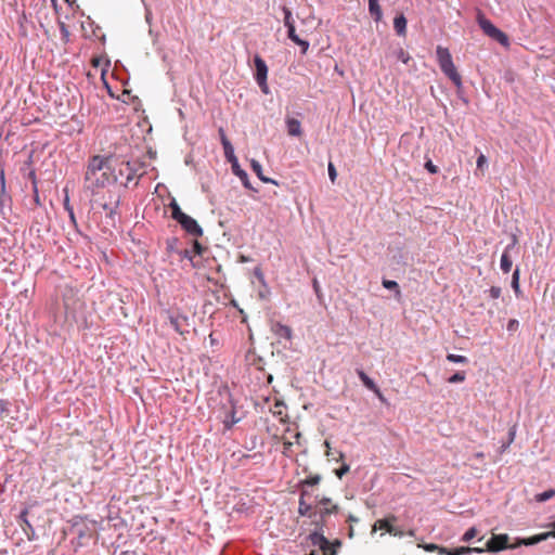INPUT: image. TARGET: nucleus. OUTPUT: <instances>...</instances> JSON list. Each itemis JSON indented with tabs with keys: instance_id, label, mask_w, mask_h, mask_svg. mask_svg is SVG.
<instances>
[{
	"instance_id": "obj_1",
	"label": "nucleus",
	"mask_w": 555,
	"mask_h": 555,
	"mask_svg": "<svg viewBox=\"0 0 555 555\" xmlns=\"http://www.w3.org/2000/svg\"><path fill=\"white\" fill-rule=\"evenodd\" d=\"M437 61L441 72L457 87H462V77L456 70L452 55L448 48L438 46L436 49Z\"/></svg>"
},
{
	"instance_id": "obj_2",
	"label": "nucleus",
	"mask_w": 555,
	"mask_h": 555,
	"mask_svg": "<svg viewBox=\"0 0 555 555\" xmlns=\"http://www.w3.org/2000/svg\"><path fill=\"white\" fill-rule=\"evenodd\" d=\"M224 397L227 402L223 403L224 417L222 424L225 429H231L235 424L242 421L243 415L238 414L237 401L233 398L228 387L224 388Z\"/></svg>"
},
{
	"instance_id": "obj_3",
	"label": "nucleus",
	"mask_w": 555,
	"mask_h": 555,
	"mask_svg": "<svg viewBox=\"0 0 555 555\" xmlns=\"http://www.w3.org/2000/svg\"><path fill=\"white\" fill-rule=\"evenodd\" d=\"M477 22L482 31L493 40L498 41L504 47L509 44L508 37L505 33L495 27L481 12H478Z\"/></svg>"
},
{
	"instance_id": "obj_4",
	"label": "nucleus",
	"mask_w": 555,
	"mask_h": 555,
	"mask_svg": "<svg viewBox=\"0 0 555 555\" xmlns=\"http://www.w3.org/2000/svg\"><path fill=\"white\" fill-rule=\"evenodd\" d=\"M312 487V475L308 474L302 481V491L299 500V513L304 516L311 517L312 515V495L309 488Z\"/></svg>"
},
{
	"instance_id": "obj_5",
	"label": "nucleus",
	"mask_w": 555,
	"mask_h": 555,
	"mask_svg": "<svg viewBox=\"0 0 555 555\" xmlns=\"http://www.w3.org/2000/svg\"><path fill=\"white\" fill-rule=\"evenodd\" d=\"M254 66H255V75H254L255 80L258 83L260 90L264 94H268L270 92L268 83H267L268 66H267L264 60L258 54H256L254 56Z\"/></svg>"
},
{
	"instance_id": "obj_6",
	"label": "nucleus",
	"mask_w": 555,
	"mask_h": 555,
	"mask_svg": "<svg viewBox=\"0 0 555 555\" xmlns=\"http://www.w3.org/2000/svg\"><path fill=\"white\" fill-rule=\"evenodd\" d=\"M314 546L319 547L322 555H337L341 546V541L338 539L330 541L323 534H319L314 531Z\"/></svg>"
},
{
	"instance_id": "obj_7",
	"label": "nucleus",
	"mask_w": 555,
	"mask_h": 555,
	"mask_svg": "<svg viewBox=\"0 0 555 555\" xmlns=\"http://www.w3.org/2000/svg\"><path fill=\"white\" fill-rule=\"evenodd\" d=\"M140 166L137 164H132L130 162H122L118 168V173H116L119 178H125V182H121L124 186H128V184L133 181L140 175L138 173Z\"/></svg>"
},
{
	"instance_id": "obj_8",
	"label": "nucleus",
	"mask_w": 555,
	"mask_h": 555,
	"mask_svg": "<svg viewBox=\"0 0 555 555\" xmlns=\"http://www.w3.org/2000/svg\"><path fill=\"white\" fill-rule=\"evenodd\" d=\"M508 540L509 538L505 533L492 534V537L487 541L486 547H483V550L496 553L506 548H511L512 546L508 545Z\"/></svg>"
},
{
	"instance_id": "obj_9",
	"label": "nucleus",
	"mask_w": 555,
	"mask_h": 555,
	"mask_svg": "<svg viewBox=\"0 0 555 555\" xmlns=\"http://www.w3.org/2000/svg\"><path fill=\"white\" fill-rule=\"evenodd\" d=\"M177 222L181 225V228L190 235L194 237H199L203 235V229L197 223V221L189 215H183Z\"/></svg>"
},
{
	"instance_id": "obj_10",
	"label": "nucleus",
	"mask_w": 555,
	"mask_h": 555,
	"mask_svg": "<svg viewBox=\"0 0 555 555\" xmlns=\"http://www.w3.org/2000/svg\"><path fill=\"white\" fill-rule=\"evenodd\" d=\"M338 506L332 502L331 499H322L314 505V514H320L322 518L327 515L336 514Z\"/></svg>"
},
{
	"instance_id": "obj_11",
	"label": "nucleus",
	"mask_w": 555,
	"mask_h": 555,
	"mask_svg": "<svg viewBox=\"0 0 555 555\" xmlns=\"http://www.w3.org/2000/svg\"><path fill=\"white\" fill-rule=\"evenodd\" d=\"M113 204L114 207L105 214L104 222L107 227L115 228L119 221L120 214L118 211V208L120 205V196L114 197Z\"/></svg>"
},
{
	"instance_id": "obj_12",
	"label": "nucleus",
	"mask_w": 555,
	"mask_h": 555,
	"mask_svg": "<svg viewBox=\"0 0 555 555\" xmlns=\"http://www.w3.org/2000/svg\"><path fill=\"white\" fill-rule=\"evenodd\" d=\"M357 373L359 378L364 384V386L367 389L372 390L383 403H386V398L384 397L377 385L374 383V380L370 378L362 370H358Z\"/></svg>"
},
{
	"instance_id": "obj_13",
	"label": "nucleus",
	"mask_w": 555,
	"mask_h": 555,
	"mask_svg": "<svg viewBox=\"0 0 555 555\" xmlns=\"http://www.w3.org/2000/svg\"><path fill=\"white\" fill-rule=\"evenodd\" d=\"M102 170H111V168L107 165V159L103 158L102 156H93L88 164L87 170L89 171V175H93V171L101 172Z\"/></svg>"
},
{
	"instance_id": "obj_14",
	"label": "nucleus",
	"mask_w": 555,
	"mask_h": 555,
	"mask_svg": "<svg viewBox=\"0 0 555 555\" xmlns=\"http://www.w3.org/2000/svg\"><path fill=\"white\" fill-rule=\"evenodd\" d=\"M169 323L172 326V328L179 333L180 335H183L184 333H188L189 331L184 328V325H188V317L182 314H170L169 315Z\"/></svg>"
},
{
	"instance_id": "obj_15",
	"label": "nucleus",
	"mask_w": 555,
	"mask_h": 555,
	"mask_svg": "<svg viewBox=\"0 0 555 555\" xmlns=\"http://www.w3.org/2000/svg\"><path fill=\"white\" fill-rule=\"evenodd\" d=\"M99 171H93V175H89V171H86L85 179L88 183V189L104 188L106 184L111 183L109 178H105V180H99Z\"/></svg>"
},
{
	"instance_id": "obj_16",
	"label": "nucleus",
	"mask_w": 555,
	"mask_h": 555,
	"mask_svg": "<svg viewBox=\"0 0 555 555\" xmlns=\"http://www.w3.org/2000/svg\"><path fill=\"white\" fill-rule=\"evenodd\" d=\"M516 243H517V238H516V236H513V242H512V244H511V245H508V246L505 248V250H504V253H503V255H502V257H501V263H500V264H501V269H502V271H503L504 273H508V272L511 271V269H512V264H513V262H512V260H511V258H509V256H508V251H509V249H511L512 247H514V246L516 245Z\"/></svg>"
},
{
	"instance_id": "obj_17",
	"label": "nucleus",
	"mask_w": 555,
	"mask_h": 555,
	"mask_svg": "<svg viewBox=\"0 0 555 555\" xmlns=\"http://www.w3.org/2000/svg\"><path fill=\"white\" fill-rule=\"evenodd\" d=\"M285 122L289 135L299 137L301 134V122L297 118L287 116Z\"/></svg>"
},
{
	"instance_id": "obj_18",
	"label": "nucleus",
	"mask_w": 555,
	"mask_h": 555,
	"mask_svg": "<svg viewBox=\"0 0 555 555\" xmlns=\"http://www.w3.org/2000/svg\"><path fill=\"white\" fill-rule=\"evenodd\" d=\"M287 35L293 42L301 47L302 53H306L308 51L310 46L309 41L299 38V36L296 34L295 25H288Z\"/></svg>"
},
{
	"instance_id": "obj_19",
	"label": "nucleus",
	"mask_w": 555,
	"mask_h": 555,
	"mask_svg": "<svg viewBox=\"0 0 555 555\" xmlns=\"http://www.w3.org/2000/svg\"><path fill=\"white\" fill-rule=\"evenodd\" d=\"M397 518L396 516L393 515H390L389 517L385 518V519H378L375 521L374 526H373V530H377V529H384L386 530L388 533L390 532H393L395 531V527L392 526V521H396Z\"/></svg>"
},
{
	"instance_id": "obj_20",
	"label": "nucleus",
	"mask_w": 555,
	"mask_h": 555,
	"mask_svg": "<svg viewBox=\"0 0 555 555\" xmlns=\"http://www.w3.org/2000/svg\"><path fill=\"white\" fill-rule=\"evenodd\" d=\"M27 516H28V508H24L18 515V524L22 527V529L25 531L28 540H33V537H30L28 534V530H30L31 533L34 534V528H33V525L29 522Z\"/></svg>"
},
{
	"instance_id": "obj_21",
	"label": "nucleus",
	"mask_w": 555,
	"mask_h": 555,
	"mask_svg": "<svg viewBox=\"0 0 555 555\" xmlns=\"http://www.w3.org/2000/svg\"><path fill=\"white\" fill-rule=\"evenodd\" d=\"M272 332L278 338L289 339L292 336V330L287 325L281 324L279 322L272 325Z\"/></svg>"
},
{
	"instance_id": "obj_22",
	"label": "nucleus",
	"mask_w": 555,
	"mask_h": 555,
	"mask_svg": "<svg viewBox=\"0 0 555 555\" xmlns=\"http://www.w3.org/2000/svg\"><path fill=\"white\" fill-rule=\"evenodd\" d=\"M482 553L485 552L483 547H469V546H460L455 547L453 550L447 548V552L444 554L447 555H464L469 553Z\"/></svg>"
},
{
	"instance_id": "obj_23",
	"label": "nucleus",
	"mask_w": 555,
	"mask_h": 555,
	"mask_svg": "<svg viewBox=\"0 0 555 555\" xmlns=\"http://www.w3.org/2000/svg\"><path fill=\"white\" fill-rule=\"evenodd\" d=\"M232 172L241 180L244 188L256 191V189H254L249 182L248 173L242 169L240 165L236 167V169H232Z\"/></svg>"
},
{
	"instance_id": "obj_24",
	"label": "nucleus",
	"mask_w": 555,
	"mask_h": 555,
	"mask_svg": "<svg viewBox=\"0 0 555 555\" xmlns=\"http://www.w3.org/2000/svg\"><path fill=\"white\" fill-rule=\"evenodd\" d=\"M393 28L399 36H405L406 34V18L400 14L393 20Z\"/></svg>"
},
{
	"instance_id": "obj_25",
	"label": "nucleus",
	"mask_w": 555,
	"mask_h": 555,
	"mask_svg": "<svg viewBox=\"0 0 555 555\" xmlns=\"http://www.w3.org/2000/svg\"><path fill=\"white\" fill-rule=\"evenodd\" d=\"M369 12L375 22H379L383 17L382 9L378 0H369Z\"/></svg>"
},
{
	"instance_id": "obj_26",
	"label": "nucleus",
	"mask_w": 555,
	"mask_h": 555,
	"mask_svg": "<svg viewBox=\"0 0 555 555\" xmlns=\"http://www.w3.org/2000/svg\"><path fill=\"white\" fill-rule=\"evenodd\" d=\"M250 167L253 169V171L257 175V177L262 181V182H266V183H275V181L267 178L263 176L262 173V166L261 164L256 160V159H251L250 160Z\"/></svg>"
},
{
	"instance_id": "obj_27",
	"label": "nucleus",
	"mask_w": 555,
	"mask_h": 555,
	"mask_svg": "<svg viewBox=\"0 0 555 555\" xmlns=\"http://www.w3.org/2000/svg\"><path fill=\"white\" fill-rule=\"evenodd\" d=\"M548 538H552V535L550 534V531L528 538V539L524 540L522 543L525 545H532V544L539 543L541 541L547 540Z\"/></svg>"
},
{
	"instance_id": "obj_28",
	"label": "nucleus",
	"mask_w": 555,
	"mask_h": 555,
	"mask_svg": "<svg viewBox=\"0 0 555 555\" xmlns=\"http://www.w3.org/2000/svg\"><path fill=\"white\" fill-rule=\"evenodd\" d=\"M169 208L171 211V218L176 221L180 219L183 215H185V212L181 210L179 204L175 198H172L171 202L169 203Z\"/></svg>"
},
{
	"instance_id": "obj_29",
	"label": "nucleus",
	"mask_w": 555,
	"mask_h": 555,
	"mask_svg": "<svg viewBox=\"0 0 555 555\" xmlns=\"http://www.w3.org/2000/svg\"><path fill=\"white\" fill-rule=\"evenodd\" d=\"M324 444L326 447V452H325L326 456L330 460H334V461L338 462V461H341L344 459V453L341 451H335V452L331 451V447H330L328 441H325Z\"/></svg>"
},
{
	"instance_id": "obj_30",
	"label": "nucleus",
	"mask_w": 555,
	"mask_h": 555,
	"mask_svg": "<svg viewBox=\"0 0 555 555\" xmlns=\"http://www.w3.org/2000/svg\"><path fill=\"white\" fill-rule=\"evenodd\" d=\"M179 238L178 237H169L167 238L166 241V249L169 251V253H177L180 251V249H178V245H179Z\"/></svg>"
},
{
	"instance_id": "obj_31",
	"label": "nucleus",
	"mask_w": 555,
	"mask_h": 555,
	"mask_svg": "<svg viewBox=\"0 0 555 555\" xmlns=\"http://www.w3.org/2000/svg\"><path fill=\"white\" fill-rule=\"evenodd\" d=\"M395 56L398 61H401L404 64H406L411 60V55L403 48H398L395 51Z\"/></svg>"
},
{
	"instance_id": "obj_32",
	"label": "nucleus",
	"mask_w": 555,
	"mask_h": 555,
	"mask_svg": "<svg viewBox=\"0 0 555 555\" xmlns=\"http://www.w3.org/2000/svg\"><path fill=\"white\" fill-rule=\"evenodd\" d=\"M116 196H119L118 194H115L113 192H108L107 193V201H105L104 203L100 204V206L102 207L103 210H105L106 212L108 210H111L113 207H114V197Z\"/></svg>"
},
{
	"instance_id": "obj_33",
	"label": "nucleus",
	"mask_w": 555,
	"mask_h": 555,
	"mask_svg": "<svg viewBox=\"0 0 555 555\" xmlns=\"http://www.w3.org/2000/svg\"><path fill=\"white\" fill-rule=\"evenodd\" d=\"M420 547H423L425 551L427 552H439L440 554H444V552H447V547H443V546H439L437 544H434V543H429V544H418Z\"/></svg>"
},
{
	"instance_id": "obj_34",
	"label": "nucleus",
	"mask_w": 555,
	"mask_h": 555,
	"mask_svg": "<svg viewBox=\"0 0 555 555\" xmlns=\"http://www.w3.org/2000/svg\"><path fill=\"white\" fill-rule=\"evenodd\" d=\"M105 178H109L111 183H115L118 181V176L115 172H112L111 170H102L99 173V180H105Z\"/></svg>"
},
{
	"instance_id": "obj_35",
	"label": "nucleus",
	"mask_w": 555,
	"mask_h": 555,
	"mask_svg": "<svg viewBox=\"0 0 555 555\" xmlns=\"http://www.w3.org/2000/svg\"><path fill=\"white\" fill-rule=\"evenodd\" d=\"M553 496H555V490L551 489V490H547V491H544V492L538 494L537 501L545 502V501L552 499Z\"/></svg>"
},
{
	"instance_id": "obj_36",
	"label": "nucleus",
	"mask_w": 555,
	"mask_h": 555,
	"mask_svg": "<svg viewBox=\"0 0 555 555\" xmlns=\"http://www.w3.org/2000/svg\"><path fill=\"white\" fill-rule=\"evenodd\" d=\"M447 360L453 363H467L468 361L466 357L454 353H449Z\"/></svg>"
},
{
	"instance_id": "obj_37",
	"label": "nucleus",
	"mask_w": 555,
	"mask_h": 555,
	"mask_svg": "<svg viewBox=\"0 0 555 555\" xmlns=\"http://www.w3.org/2000/svg\"><path fill=\"white\" fill-rule=\"evenodd\" d=\"M222 147H223V152H224V157L232 156L233 154H235L234 147H233L232 143L230 142V140H223Z\"/></svg>"
},
{
	"instance_id": "obj_38",
	"label": "nucleus",
	"mask_w": 555,
	"mask_h": 555,
	"mask_svg": "<svg viewBox=\"0 0 555 555\" xmlns=\"http://www.w3.org/2000/svg\"><path fill=\"white\" fill-rule=\"evenodd\" d=\"M478 531L475 527L469 528L462 537V541L469 542L477 535Z\"/></svg>"
},
{
	"instance_id": "obj_39",
	"label": "nucleus",
	"mask_w": 555,
	"mask_h": 555,
	"mask_svg": "<svg viewBox=\"0 0 555 555\" xmlns=\"http://www.w3.org/2000/svg\"><path fill=\"white\" fill-rule=\"evenodd\" d=\"M465 378H466V375L464 372H456L451 377H449L448 382L451 384L462 383L465 380Z\"/></svg>"
},
{
	"instance_id": "obj_40",
	"label": "nucleus",
	"mask_w": 555,
	"mask_h": 555,
	"mask_svg": "<svg viewBox=\"0 0 555 555\" xmlns=\"http://www.w3.org/2000/svg\"><path fill=\"white\" fill-rule=\"evenodd\" d=\"M512 287L514 288L516 294L519 292V269L518 268H516V270L513 273Z\"/></svg>"
},
{
	"instance_id": "obj_41",
	"label": "nucleus",
	"mask_w": 555,
	"mask_h": 555,
	"mask_svg": "<svg viewBox=\"0 0 555 555\" xmlns=\"http://www.w3.org/2000/svg\"><path fill=\"white\" fill-rule=\"evenodd\" d=\"M383 286L387 289H396L397 294L400 295L399 285L396 281L383 280Z\"/></svg>"
},
{
	"instance_id": "obj_42",
	"label": "nucleus",
	"mask_w": 555,
	"mask_h": 555,
	"mask_svg": "<svg viewBox=\"0 0 555 555\" xmlns=\"http://www.w3.org/2000/svg\"><path fill=\"white\" fill-rule=\"evenodd\" d=\"M283 11H284V25L288 29V25H294L292 12L286 8H284Z\"/></svg>"
},
{
	"instance_id": "obj_43",
	"label": "nucleus",
	"mask_w": 555,
	"mask_h": 555,
	"mask_svg": "<svg viewBox=\"0 0 555 555\" xmlns=\"http://www.w3.org/2000/svg\"><path fill=\"white\" fill-rule=\"evenodd\" d=\"M60 31L62 35V39L67 42L69 40V30L65 23H60Z\"/></svg>"
},
{
	"instance_id": "obj_44",
	"label": "nucleus",
	"mask_w": 555,
	"mask_h": 555,
	"mask_svg": "<svg viewBox=\"0 0 555 555\" xmlns=\"http://www.w3.org/2000/svg\"><path fill=\"white\" fill-rule=\"evenodd\" d=\"M502 294V289L501 287L499 286H492L490 289H489V296L492 298V299H498Z\"/></svg>"
},
{
	"instance_id": "obj_45",
	"label": "nucleus",
	"mask_w": 555,
	"mask_h": 555,
	"mask_svg": "<svg viewBox=\"0 0 555 555\" xmlns=\"http://www.w3.org/2000/svg\"><path fill=\"white\" fill-rule=\"evenodd\" d=\"M350 467L348 464H343L340 468L335 470L336 476L340 479L344 475H346L349 472Z\"/></svg>"
},
{
	"instance_id": "obj_46",
	"label": "nucleus",
	"mask_w": 555,
	"mask_h": 555,
	"mask_svg": "<svg viewBox=\"0 0 555 555\" xmlns=\"http://www.w3.org/2000/svg\"><path fill=\"white\" fill-rule=\"evenodd\" d=\"M63 206H64V209L67 211V214L70 212V211H74V208H73V206L69 203V197H68V194H67L66 191H65V197H64V201H63Z\"/></svg>"
},
{
	"instance_id": "obj_47",
	"label": "nucleus",
	"mask_w": 555,
	"mask_h": 555,
	"mask_svg": "<svg viewBox=\"0 0 555 555\" xmlns=\"http://www.w3.org/2000/svg\"><path fill=\"white\" fill-rule=\"evenodd\" d=\"M178 254L182 258L193 261L192 250L185 248V249H181L180 251H178Z\"/></svg>"
},
{
	"instance_id": "obj_48",
	"label": "nucleus",
	"mask_w": 555,
	"mask_h": 555,
	"mask_svg": "<svg viewBox=\"0 0 555 555\" xmlns=\"http://www.w3.org/2000/svg\"><path fill=\"white\" fill-rule=\"evenodd\" d=\"M225 159H227V162H229L231 164V170L236 169V167L240 165L238 159L235 156V154H233L232 156L225 157Z\"/></svg>"
},
{
	"instance_id": "obj_49",
	"label": "nucleus",
	"mask_w": 555,
	"mask_h": 555,
	"mask_svg": "<svg viewBox=\"0 0 555 555\" xmlns=\"http://www.w3.org/2000/svg\"><path fill=\"white\" fill-rule=\"evenodd\" d=\"M33 191H34V202L36 203L37 206H40L41 202H40V197H39V193H38L37 181H34Z\"/></svg>"
},
{
	"instance_id": "obj_50",
	"label": "nucleus",
	"mask_w": 555,
	"mask_h": 555,
	"mask_svg": "<svg viewBox=\"0 0 555 555\" xmlns=\"http://www.w3.org/2000/svg\"><path fill=\"white\" fill-rule=\"evenodd\" d=\"M477 168L482 169L487 164V157L483 154H480L477 158Z\"/></svg>"
},
{
	"instance_id": "obj_51",
	"label": "nucleus",
	"mask_w": 555,
	"mask_h": 555,
	"mask_svg": "<svg viewBox=\"0 0 555 555\" xmlns=\"http://www.w3.org/2000/svg\"><path fill=\"white\" fill-rule=\"evenodd\" d=\"M425 168L430 172V173H437L438 172V167L436 165L433 164L431 160H427L425 163Z\"/></svg>"
},
{
	"instance_id": "obj_52",
	"label": "nucleus",
	"mask_w": 555,
	"mask_h": 555,
	"mask_svg": "<svg viewBox=\"0 0 555 555\" xmlns=\"http://www.w3.org/2000/svg\"><path fill=\"white\" fill-rule=\"evenodd\" d=\"M328 176L332 182H334L337 177L336 169L332 163L328 164Z\"/></svg>"
},
{
	"instance_id": "obj_53",
	"label": "nucleus",
	"mask_w": 555,
	"mask_h": 555,
	"mask_svg": "<svg viewBox=\"0 0 555 555\" xmlns=\"http://www.w3.org/2000/svg\"><path fill=\"white\" fill-rule=\"evenodd\" d=\"M69 222L73 225V228L78 231V223L74 211L68 212Z\"/></svg>"
},
{
	"instance_id": "obj_54",
	"label": "nucleus",
	"mask_w": 555,
	"mask_h": 555,
	"mask_svg": "<svg viewBox=\"0 0 555 555\" xmlns=\"http://www.w3.org/2000/svg\"><path fill=\"white\" fill-rule=\"evenodd\" d=\"M203 249H204L203 246L197 241L193 242V250H192V253L194 251L197 255H202Z\"/></svg>"
},
{
	"instance_id": "obj_55",
	"label": "nucleus",
	"mask_w": 555,
	"mask_h": 555,
	"mask_svg": "<svg viewBox=\"0 0 555 555\" xmlns=\"http://www.w3.org/2000/svg\"><path fill=\"white\" fill-rule=\"evenodd\" d=\"M518 327V321L517 320H509L507 324L508 331H515Z\"/></svg>"
},
{
	"instance_id": "obj_56",
	"label": "nucleus",
	"mask_w": 555,
	"mask_h": 555,
	"mask_svg": "<svg viewBox=\"0 0 555 555\" xmlns=\"http://www.w3.org/2000/svg\"><path fill=\"white\" fill-rule=\"evenodd\" d=\"M218 133L221 144H223V140H229L223 128H219Z\"/></svg>"
},
{
	"instance_id": "obj_57",
	"label": "nucleus",
	"mask_w": 555,
	"mask_h": 555,
	"mask_svg": "<svg viewBox=\"0 0 555 555\" xmlns=\"http://www.w3.org/2000/svg\"><path fill=\"white\" fill-rule=\"evenodd\" d=\"M8 411V403L3 400H0V412L4 413Z\"/></svg>"
},
{
	"instance_id": "obj_58",
	"label": "nucleus",
	"mask_w": 555,
	"mask_h": 555,
	"mask_svg": "<svg viewBox=\"0 0 555 555\" xmlns=\"http://www.w3.org/2000/svg\"><path fill=\"white\" fill-rule=\"evenodd\" d=\"M389 534L393 535V537H399V538H402L403 537V531L402 530H398L397 528H395V531L393 532H390Z\"/></svg>"
},
{
	"instance_id": "obj_59",
	"label": "nucleus",
	"mask_w": 555,
	"mask_h": 555,
	"mask_svg": "<svg viewBox=\"0 0 555 555\" xmlns=\"http://www.w3.org/2000/svg\"><path fill=\"white\" fill-rule=\"evenodd\" d=\"M550 527H552V528H553V530H551V531H550V534L552 535V538H555V521H554V522H552V524L550 525Z\"/></svg>"
},
{
	"instance_id": "obj_60",
	"label": "nucleus",
	"mask_w": 555,
	"mask_h": 555,
	"mask_svg": "<svg viewBox=\"0 0 555 555\" xmlns=\"http://www.w3.org/2000/svg\"><path fill=\"white\" fill-rule=\"evenodd\" d=\"M255 274H256V276H258L260 280H262V279H263V275H262V273H261L260 269H256V270H255Z\"/></svg>"
},
{
	"instance_id": "obj_61",
	"label": "nucleus",
	"mask_w": 555,
	"mask_h": 555,
	"mask_svg": "<svg viewBox=\"0 0 555 555\" xmlns=\"http://www.w3.org/2000/svg\"><path fill=\"white\" fill-rule=\"evenodd\" d=\"M29 178L31 179V182H33V183H34V181H37V180H36V175H35V172H34V171H31V172L29 173Z\"/></svg>"
},
{
	"instance_id": "obj_62",
	"label": "nucleus",
	"mask_w": 555,
	"mask_h": 555,
	"mask_svg": "<svg viewBox=\"0 0 555 555\" xmlns=\"http://www.w3.org/2000/svg\"><path fill=\"white\" fill-rule=\"evenodd\" d=\"M306 540H307V541H308V540H311V541H312V532L307 533V535H306Z\"/></svg>"
},
{
	"instance_id": "obj_63",
	"label": "nucleus",
	"mask_w": 555,
	"mask_h": 555,
	"mask_svg": "<svg viewBox=\"0 0 555 555\" xmlns=\"http://www.w3.org/2000/svg\"><path fill=\"white\" fill-rule=\"evenodd\" d=\"M319 480H320L319 476L314 475V479H313L314 486L319 482Z\"/></svg>"
},
{
	"instance_id": "obj_64",
	"label": "nucleus",
	"mask_w": 555,
	"mask_h": 555,
	"mask_svg": "<svg viewBox=\"0 0 555 555\" xmlns=\"http://www.w3.org/2000/svg\"><path fill=\"white\" fill-rule=\"evenodd\" d=\"M408 534H409L410 537H414V535H415V531H414V530H409Z\"/></svg>"
}]
</instances>
